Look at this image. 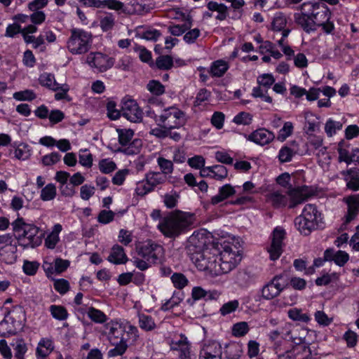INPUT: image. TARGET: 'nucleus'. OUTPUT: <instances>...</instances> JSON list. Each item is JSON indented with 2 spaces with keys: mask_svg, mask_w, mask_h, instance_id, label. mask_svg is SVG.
I'll return each mask as SVG.
<instances>
[{
  "mask_svg": "<svg viewBox=\"0 0 359 359\" xmlns=\"http://www.w3.org/2000/svg\"><path fill=\"white\" fill-rule=\"evenodd\" d=\"M267 201L276 208H283L289 205V201L286 192L284 194L281 191H273L267 194Z\"/></svg>",
  "mask_w": 359,
  "mask_h": 359,
  "instance_id": "23",
  "label": "nucleus"
},
{
  "mask_svg": "<svg viewBox=\"0 0 359 359\" xmlns=\"http://www.w3.org/2000/svg\"><path fill=\"white\" fill-rule=\"evenodd\" d=\"M145 180L147 184H149V187L154 190L156 186L162 184L165 182L166 177L160 172H149L146 174Z\"/></svg>",
  "mask_w": 359,
  "mask_h": 359,
  "instance_id": "33",
  "label": "nucleus"
},
{
  "mask_svg": "<svg viewBox=\"0 0 359 359\" xmlns=\"http://www.w3.org/2000/svg\"><path fill=\"white\" fill-rule=\"evenodd\" d=\"M207 238L203 233H194L187 241V253L191 259L194 256L208 250Z\"/></svg>",
  "mask_w": 359,
  "mask_h": 359,
  "instance_id": "15",
  "label": "nucleus"
},
{
  "mask_svg": "<svg viewBox=\"0 0 359 359\" xmlns=\"http://www.w3.org/2000/svg\"><path fill=\"white\" fill-rule=\"evenodd\" d=\"M12 147L14 150H9V155H11L12 153L14 154V157L18 160L25 161L29 158L31 156V149L29 147L26 143H14Z\"/></svg>",
  "mask_w": 359,
  "mask_h": 359,
  "instance_id": "26",
  "label": "nucleus"
},
{
  "mask_svg": "<svg viewBox=\"0 0 359 359\" xmlns=\"http://www.w3.org/2000/svg\"><path fill=\"white\" fill-rule=\"evenodd\" d=\"M121 111L123 116L133 123L141 122L142 111L137 103L133 100H128L123 102Z\"/></svg>",
  "mask_w": 359,
  "mask_h": 359,
  "instance_id": "16",
  "label": "nucleus"
},
{
  "mask_svg": "<svg viewBox=\"0 0 359 359\" xmlns=\"http://www.w3.org/2000/svg\"><path fill=\"white\" fill-rule=\"evenodd\" d=\"M39 83L41 86H46L54 91L59 90V83L55 81L53 74L43 73L39 77Z\"/></svg>",
  "mask_w": 359,
  "mask_h": 359,
  "instance_id": "34",
  "label": "nucleus"
},
{
  "mask_svg": "<svg viewBox=\"0 0 359 359\" xmlns=\"http://www.w3.org/2000/svg\"><path fill=\"white\" fill-rule=\"evenodd\" d=\"M287 285V278L285 274L275 276L262 289V297L266 300L272 299L278 296Z\"/></svg>",
  "mask_w": 359,
  "mask_h": 359,
  "instance_id": "10",
  "label": "nucleus"
},
{
  "mask_svg": "<svg viewBox=\"0 0 359 359\" xmlns=\"http://www.w3.org/2000/svg\"><path fill=\"white\" fill-rule=\"evenodd\" d=\"M201 35V30L198 28H194L190 30H187L183 36L184 41L188 43L191 44L196 42V39Z\"/></svg>",
  "mask_w": 359,
  "mask_h": 359,
  "instance_id": "61",
  "label": "nucleus"
},
{
  "mask_svg": "<svg viewBox=\"0 0 359 359\" xmlns=\"http://www.w3.org/2000/svg\"><path fill=\"white\" fill-rule=\"evenodd\" d=\"M323 223L321 213L317 207L313 204H306L302 215L297 217L294 220L298 231L305 236L311 233L313 230L320 227Z\"/></svg>",
  "mask_w": 359,
  "mask_h": 359,
  "instance_id": "5",
  "label": "nucleus"
},
{
  "mask_svg": "<svg viewBox=\"0 0 359 359\" xmlns=\"http://www.w3.org/2000/svg\"><path fill=\"white\" fill-rule=\"evenodd\" d=\"M137 318L138 325L141 330L145 332H152L157 327L155 320L151 316L138 313Z\"/></svg>",
  "mask_w": 359,
  "mask_h": 359,
  "instance_id": "29",
  "label": "nucleus"
},
{
  "mask_svg": "<svg viewBox=\"0 0 359 359\" xmlns=\"http://www.w3.org/2000/svg\"><path fill=\"white\" fill-rule=\"evenodd\" d=\"M157 163L161 168V173L163 175L171 174L173 172L174 166L172 161L168 160L163 157H158L157 158Z\"/></svg>",
  "mask_w": 359,
  "mask_h": 359,
  "instance_id": "49",
  "label": "nucleus"
},
{
  "mask_svg": "<svg viewBox=\"0 0 359 359\" xmlns=\"http://www.w3.org/2000/svg\"><path fill=\"white\" fill-rule=\"evenodd\" d=\"M348 206L346 215V223L348 224L354 219L359 212V194L348 196L344 198Z\"/></svg>",
  "mask_w": 359,
  "mask_h": 359,
  "instance_id": "21",
  "label": "nucleus"
},
{
  "mask_svg": "<svg viewBox=\"0 0 359 359\" xmlns=\"http://www.w3.org/2000/svg\"><path fill=\"white\" fill-rule=\"evenodd\" d=\"M296 154L297 151L294 149L288 146H283L279 151L278 160L282 163L290 162Z\"/></svg>",
  "mask_w": 359,
  "mask_h": 359,
  "instance_id": "40",
  "label": "nucleus"
},
{
  "mask_svg": "<svg viewBox=\"0 0 359 359\" xmlns=\"http://www.w3.org/2000/svg\"><path fill=\"white\" fill-rule=\"evenodd\" d=\"M198 270L208 271L210 274L218 276V257L209 249L194 256L190 259Z\"/></svg>",
  "mask_w": 359,
  "mask_h": 359,
  "instance_id": "9",
  "label": "nucleus"
},
{
  "mask_svg": "<svg viewBox=\"0 0 359 359\" xmlns=\"http://www.w3.org/2000/svg\"><path fill=\"white\" fill-rule=\"evenodd\" d=\"M297 332H306V330L302 328L292 327L290 325H285L284 327L280 330H276L271 332L269 334V339L271 341L276 340L278 336L281 335L283 337L291 340L292 342H296L297 339H302V337L297 336Z\"/></svg>",
  "mask_w": 359,
  "mask_h": 359,
  "instance_id": "18",
  "label": "nucleus"
},
{
  "mask_svg": "<svg viewBox=\"0 0 359 359\" xmlns=\"http://www.w3.org/2000/svg\"><path fill=\"white\" fill-rule=\"evenodd\" d=\"M252 116L247 112H240L234 116L233 121L238 125H250L252 122Z\"/></svg>",
  "mask_w": 359,
  "mask_h": 359,
  "instance_id": "60",
  "label": "nucleus"
},
{
  "mask_svg": "<svg viewBox=\"0 0 359 359\" xmlns=\"http://www.w3.org/2000/svg\"><path fill=\"white\" fill-rule=\"evenodd\" d=\"M207 8L210 11H215L217 15L215 18L219 21H222L226 19L229 15L228 8L223 4H218L216 1H211L208 3Z\"/></svg>",
  "mask_w": 359,
  "mask_h": 359,
  "instance_id": "31",
  "label": "nucleus"
},
{
  "mask_svg": "<svg viewBox=\"0 0 359 359\" xmlns=\"http://www.w3.org/2000/svg\"><path fill=\"white\" fill-rule=\"evenodd\" d=\"M183 298L184 294L182 292H175L172 297L162 305L161 309L163 311H168L173 309L180 304L183 300Z\"/></svg>",
  "mask_w": 359,
  "mask_h": 359,
  "instance_id": "37",
  "label": "nucleus"
},
{
  "mask_svg": "<svg viewBox=\"0 0 359 359\" xmlns=\"http://www.w3.org/2000/svg\"><path fill=\"white\" fill-rule=\"evenodd\" d=\"M287 314L290 319L295 321L307 323L310 320V317L307 313H303L301 309L297 308L290 309Z\"/></svg>",
  "mask_w": 359,
  "mask_h": 359,
  "instance_id": "47",
  "label": "nucleus"
},
{
  "mask_svg": "<svg viewBox=\"0 0 359 359\" xmlns=\"http://www.w3.org/2000/svg\"><path fill=\"white\" fill-rule=\"evenodd\" d=\"M219 262H217L218 275L227 273L236 267L241 261V254L236 245L224 243L220 252Z\"/></svg>",
  "mask_w": 359,
  "mask_h": 359,
  "instance_id": "7",
  "label": "nucleus"
},
{
  "mask_svg": "<svg viewBox=\"0 0 359 359\" xmlns=\"http://www.w3.org/2000/svg\"><path fill=\"white\" fill-rule=\"evenodd\" d=\"M299 10L300 13L294 15V22L307 33L316 31L318 25L331 17L329 8L318 2H304L299 6Z\"/></svg>",
  "mask_w": 359,
  "mask_h": 359,
  "instance_id": "3",
  "label": "nucleus"
},
{
  "mask_svg": "<svg viewBox=\"0 0 359 359\" xmlns=\"http://www.w3.org/2000/svg\"><path fill=\"white\" fill-rule=\"evenodd\" d=\"M286 194L288 197L290 208H294L297 205L306 201L309 198V194L304 187L292 188L290 186Z\"/></svg>",
  "mask_w": 359,
  "mask_h": 359,
  "instance_id": "19",
  "label": "nucleus"
},
{
  "mask_svg": "<svg viewBox=\"0 0 359 359\" xmlns=\"http://www.w3.org/2000/svg\"><path fill=\"white\" fill-rule=\"evenodd\" d=\"M240 306V302L238 299H233L224 303L219 309V313L222 316H226L235 312Z\"/></svg>",
  "mask_w": 359,
  "mask_h": 359,
  "instance_id": "42",
  "label": "nucleus"
},
{
  "mask_svg": "<svg viewBox=\"0 0 359 359\" xmlns=\"http://www.w3.org/2000/svg\"><path fill=\"white\" fill-rule=\"evenodd\" d=\"M13 318L6 315L3 320L0 322V336L6 337L14 335L18 332Z\"/></svg>",
  "mask_w": 359,
  "mask_h": 359,
  "instance_id": "24",
  "label": "nucleus"
},
{
  "mask_svg": "<svg viewBox=\"0 0 359 359\" xmlns=\"http://www.w3.org/2000/svg\"><path fill=\"white\" fill-rule=\"evenodd\" d=\"M191 27V21L188 20L187 22L183 25H170L168 28L169 33L175 36H179L184 34Z\"/></svg>",
  "mask_w": 359,
  "mask_h": 359,
  "instance_id": "41",
  "label": "nucleus"
},
{
  "mask_svg": "<svg viewBox=\"0 0 359 359\" xmlns=\"http://www.w3.org/2000/svg\"><path fill=\"white\" fill-rule=\"evenodd\" d=\"M93 34L79 28L70 29V36L67 41V48L72 55H83L91 48Z\"/></svg>",
  "mask_w": 359,
  "mask_h": 359,
  "instance_id": "6",
  "label": "nucleus"
},
{
  "mask_svg": "<svg viewBox=\"0 0 359 359\" xmlns=\"http://www.w3.org/2000/svg\"><path fill=\"white\" fill-rule=\"evenodd\" d=\"M299 10L300 13L294 15V22L307 33L316 31L318 25L331 17L329 8L318 2H304L299 6Z\"/></svg>",
  "mask_w": 359,
  "mask_h": 359,
  "instance_id": "2",
  "label": "nucleus"
},
{
  "mask_svg": "<svg viewBox=\"0 0 359 359\" xmlns=\"http://www.w3.org/2000/svg\"><path fill=\"white\" fill-rule=\"evenodd\" d=\"M118 135V142L123 145L126 146L131 143L130 141L134 136V131L131 129H117Z\"/></svg>",
  "mask_w": 359,
  "mask_h": 359,
  "instance_id": "44",
  "label": "nucleus"
},
{
  "mask_svg": "<svg viewBox=\"0 0 359 359\" xmlns=\"http://www.w3.org/2000/svg\"><path fill=\"white\" fill-rule=\"evenodd\" d=\"M88 317L94 323H104L107 320V316L102 311L93 306L88 309Z\"/></svg>",
  "mask_w": 359,
  "mask_h": 359,
  "instance_id": "35",
  "label": "nucleus"
},
{
  "mask_svg": "<svg viewBox=\"0 0 359 359\" xmlns=\"http://www.w3.org/2000/svg\"><path fill=\"white\" fill-rule=\"evenodd\" d=\"M185 114L176 107H168L162 111L158 119L159 126L172 130L179 128L186 123Z\"/></svg>",
  "mask_w": 359,
  "mask_h": 359,
  "instance_id": "8",
  "label": "nucleus"
},
{
  "mask_svg": "<svg viewBox=\"0 0 359 359\" xmlns=\"http://www.w3.org/2000/svg\"><path fill=\"white\" fill-rule=\"evenodd\" d=\"M56 196V187L53 184H48L43 187L41 192V198L43 201H50Z\"/></svg>",
  "mask_w": 359,
  "mask_h": 359,
  "instance_id": "53",
  "label": "nucleus"
},
{
  "mask_svg": "<svg viewBox=\"0 0 359 359\" xmlns=\"http://www.w3.org/2000/svg\"><path fill=\"white\" fill-rule=\"evenodd\" d=\"M115 25V17L112 13H107L101 18L100 21V28L103 32H107L114 27Z\"/></svg>",
  "mask_w": 359,
  "mask_h": 359,
  "instance_id": "48",
  "label": "nucleus"
},
{
  "mask_svg": "<svg viewBox=\"0 0 359 359\" xmlns=\"http://www.w3.org/2000/svg\"><path fill=\"white\" fill-rule=\"evenodd\" d=\"M40 229L35 226V229H32L26 236H25L24 243H20V245L24 248H35L40 245L42 243L41 234L39 235Z\"/></svg>",
  "mask_w": 359,
  "mask_h": 359,
  "instance_id": "25",
  "label": "nucleus"
},
{
  "mask_svg": "<svg viewBox=\"0 0 359 359\" xmlns=\"http://www.w3.org/2000/svg\"><path fill=\"white\" fill-rule=\"evenodd\" d=\"M13 236L18 244L24 243L25 236L32 230L35 229L34 224L27 223L22 217H18L11 223Z\"/></svg>",
  "mask_w": 359,
  "mask_h": 359,
  "instance_id": "17",
  "label": "nucleus"
},
{
  "mask_svg": "<svg viewBox=\"0 0 359 359\" xmlns=\"http://www.w3.org/2000/svg\"><path fill=\"white\" fill-rule=\"evenodd\" d=\"M287 25V19L286 16L280 12L276 13L273 17L272 21V28L274 31L276 32H283V30H287V29H285Z\"/></svg>",
  "mask_w": 359,
  "mask_h": 359,
  "instance_id": "36",
  "label": "nucleus"
},
{
  "mask_svg": "<svg viewBox=\"0 0 359 359\" xmlns=\"http://www.w3.org/2000/svg\"><path fill=\"white\" fill-rule=\"evenodd\" d=\"M180 195L176 191H171L163 196V203L167 208L172 209L176 207Z\"/></svg>",
  "mask_w": 359,
  "mask_h": 359,
  "instance_id": "51",
  "label": "nucleus"
},
{
  "mask_svg": "<svg viewBox=\"0 0 359 359\" xmlns=\"http://www.w3.org/2000/svg\"><path fill=\"white\" fill-rule=\"evenodd\" d=\"M104 327L107 331V339L111 345L114 346L107 353L109 358L122 355L128 347L127 341L129 340L135 344L140 338L137 327L129 321L111 320L107 323Z\"/></svg>",
  "mask_w": 359,
  "mask_h": 359,
  "instance_id": "1",
  "label": "nucleus"
},
{
  "mask_svg": "<svg viewBox=\"0 0 359 359\" xmlns=\"http://www.w3.org/2000/svg\"><path fill=\"white\" fill-rule=\"evenodd\" d=\"M275 139L273 133L265 129L260 128L248 136V140L262 146L269 144Z\"/></svg>",
  "mask_w": 359,
  "mask_h": 359,
  "instance_id": "20",
  "label": "nucleus"
},
{
  "mask_svg": "<svg viewBox=\"0 0 359 359\" xmlns=\"http://www.w3.org/2000/svg\"><path fill=\"white\" fill-rule=\"evenodd\" d=\"M156 66L161 70H168L173 66L172 57L170 55H160L156 60Z\"/></svg>",
  "mask_w": 359,
  "mask_h": 359,
  "instance_id": "43",
  "label": "nucleus"
},
{
  "mask_svg": "<svg viewBox=\"0 0 359 359\" xmlns=\"http://www.w3.org/2000/svg\"><path fill=\"white\" fill-rule=\"evenodd\" d=\"M293 124L291 122H285L283 128L279 130L277 135V140L280 142H284L288 137H290L293 132Z\"/></svg>",
  "mask_w": 359,
  "mask_h": 359,
  "instance_id": "52",
  "label": "nucleus"
},
{
  "mask_svg": "<svg viewBox=\"0 0 359 359\" xmlns=\"http://www.w3.org/2000/svg\"><path fill=\"white\" fill-rule=\"evenodd\" d=\"M14 351V356L17 359H25V354L27 351V345L22 339H17L11 344Z\"/></svg>",
  "mask_w": 359,
  "mask_h": 359,
  "instance_id": "38",
  "label": "nucleus"
},
{
  "mask_svg": "<svg viewBox=\"0 0 359 359\" xmlns=\"http://www.w3.org/2000/svg\"><path fill=\"white\" fill-rule=\"evenodd\" d=\"M49 311L52 316L57 320H65L68 317V312L67 309L60 305H51L49 307Z\"/></svg>",
  "mask_w": 359,
  "mask_h": 359,
  "instance_id": "39",
  "label": "nucleus"
},
{
  "mask_svg": "<svg viewBox=\"0 0 359 359\" xmlns=\"http://www.w3.org/2000/svg\"><path fill=\"white\" fill-rule=\"evenodd\" d=\"M114 212L111 210H101L97 216V221L103 224H107L114 220Z\"/></svg>",
  "mask_w": 359,
  "mask_h": 359,
  "instance_id": "62",
  "label": "nucleus"
},
{
  "mask_svg": "<svg viewBox=\"0 0 359 359\" xmlns=\"http://www.w3.org/2000/svg\"><path fill=\"white\" fill-rule=\"evenodd\" d=\"M147 89L153 95L159 96L165 93V86L157 80H151L147 85Z\"/></svg>",
  "mask_w": 359,
  "mask_h": 359,
  "instance_id": "45",
  "label": "nucleus"
},
{
  "mask_svg": "<svg viewBox=\"0 0 359 359\" xmlns=\"http://www.w3.org/2000/svg\"><path fill=\"white\" fill-rule=\"evenodd\" d=\"M98 167L100 172L104 174H109L116 169V163L109 158L100 160Z\"/></svg>",
  "mask_w": 359,
  "mask_h": 359,
  "instance_id": "50",
  "label": "nucleus"
},
{
  "mask_svg": "<svg viewBox=\"0 0 359 359\" xmlns=\"http://www.w3.org/2000/svg\"><path fill=\"white\" fill-rule=\"evenodd\" d=\"M249 331V326L246 322H240L234 324L232 327L233 336L241 337L245 336Z\"/></svg>",
  "mask_w": 359,
  "mask_h": 359,
  "instance_id": "56",
  "label": "nucleus"
},
{
  "mask_svg": "<svg viewBox=\"0 0 359 359\" xmlns=\"http://www.w3.org/2000/svg\"><path fill=\"white\" fill-rule=\"evenodd\" d=\"M86 62L96 72H104L114 65V59L100 52L90 53Z\"/></svg>",
  "mask_w": 359,
  "mask_h": 359,
  "instance_id": "11",
  "label": "nucleus"
},
{
  "mask_svg": "<svg viewBox=\"0 0 359 359\" xmlns=\"http://www.w3.org/2000/svg\"><path fill=\"white\" fill-rule=\"evenodd\" d=\"M341 128L342 123L341 122L329 119L325 123V131L327 136L332 137L336 133L337 130H341Z\"/></svg>",
  "mask_w": 359,
  "mask_h": 359,
  "instance_id": "55",
  "label": "nucleus"
},
{
  "mask_svg": "<svg viewBox=\"0 0 359 359\" xmlns=\"http://www.w3.org/2000/svg\"><path fill=\"white\" fill-rule=\"evenodd\" d=\"M29 15V20L32 23L40 25L43 24L46 19V15L44 11H31Z\"/></svg>",
  "mask_w": 359,
  "mask_h": 359,
  "instance_id": "64",
  "label": "nucleus"
},
{
  "mask_svg": "<svg viewBox=\"0 0 359 359\" xmlns=\"http://www.w3.org/2000/svg\"><path fill=\"white\" fill-rule=\"evenodd\" d=\"M61 156L57 152H52L50 154L45 155L42 157V163L46 165H52L60 161Z\"/></svg>",
  "mask_w": 359,
  "mask_h": 359,
  "instance_id": "63",
  "label": "nucleus"
},
{
  "mask_svg": "<svg viewBox=\"0 0 359 359\" xmlns=\"http://www.w3.org/2000/svg\"><path fill=\"white\" fill-rule=\"evenodd\" d=\"M79 163L88 168L93 165V155L88 151L87 149H81L79 151Z\"/></svg>",
  "mask_w": 359,
  "mask_h": 359,
  "instance_id": "59",
  "label": "nucleus"
},
{
  "mask_svg": "<svg viewBox=\"0 0 359 359\" xmlns=\"http://www.w3.org/2000/svg\"><path fill=\"white\" fill-rule=\"evenodd\" d=\"M229 68V63L223 60L213 62L210 67L209 73L212 77H222Z\"/></svg>",
  "mask_w": 359,
  "mask_h": 359,
  "instance_id": "30",
  "label": "nucleus"
},
{
  "mask_svg": "<svg viewBox=\"0 0 359 359\" xmlns=\"http://www.w3.org/2000/svg\"><path fill=\"white\" fill-rule=\"evenodd\" d=\"M170 279L175 287H176L178 290L183 289L189 283L188 279L182 273H174L171 276Z\"/></svg>",
  "mask_w": 359,
  "mask_h": 359,
  "instance_id": "46",
  "label": "nucleus"
},
{
  "mask_svg": "<svg viewBox=\"0 0 359 359\" xmlns=\"http://www.w3.org/2000/svg\"><path fill=\"white\" fill-rule=\"evenodd\" d=\"M194 222L193 214L177 211L163 217L158 229L165 237L175 238L189 229Z\"/></svg>",
  "mask_w": 359,
  "mask_h": 359,
  "instance_id": "4",
  "label": "nucleus"
},
{
  "mask_svg": "<svg viewBox=\"0 0 359 359\" xmlns=\"http://www.w3.org/2000/svg\"><path fill=\"white\" fill-rule=\"evenodd\" d=\"M137 254L149 263L155 264L163 257L164 250L162 245L148 241L139 248Z\"/></svg>",
  "mask_w": 359,
  "mask_h": 359,
  "instance_id": "12",
  "label": "nucleus"
},
{
  "mask_svg": "<svg viewBox=\"0 0 359 359\" xmlns=\"http://www.w3.org/2000/svg\"><path fill=\"white\" fill-rule=\"evenodd\" d=\"M107 259L109 262L115 264H125L128 260L123 248L118 245L113 246Z\"/></svg>",
  "mask_w": 359,
  "mask_h": 359,
  "instance_id": "27",
  "label": "nucleus"
},
{
  "mask_svg": "<svg viewBox=\"0 0 359 359\" xmlns=\"http://www.w3.org/2000/svg\"><path fill=\"white\" fill-rule=\"evenodd\" d=\"M200 353L215 359H221L222 347L219 343L212 341L205 344Z\"/></svg>",
  "mask_w": 359,
  "mask_h": 359,
  "instance_id": "28",
  "label": "nucleus"
},
{
  "mask_svg": "<svg viewBox=\"0 0 359 359\" xmlns=\"http://www.w3.org/2000/svg\"><path fill=\"white\" fill-rule=\"evenodd\" d=\"M344 180L346 182V187L352 191L358 190L359 184V169L356 168H350L341 172Z\"/></svg>",
  "mask_w": 359,
  "mask_h": 359,
  "instance_id": "22",
  "label": "nucleus"
},
{
  "mask_svg": "<svg viewBox=\"0 0 359 359\" xmlns=\"http://www.w3.org/2000/svg\"><path fill=\"white\" fill-rule=\"evenodd\" d=\"M126 146V147L120 149L119 151L126 155L137 154L140 152L141 141L138 139H136Z\"/></svg>",
  "mask_w": 359,
  "mask_h": 359,
  "instance_id": "57",
  "label": "nucleus"
},
{
  "mask_svg": "<svg viewBox=\"0 0 359 359\" xmlns=\"http://www.w3.org/2000/svg\"><path fill=\"white\" fill-rule=\"evenodd\" d=\"M285 231L281 227H276L271 235V243L268 248L270 259L273 261L278 259L283 253V241L285 238Z\"/></svg>",
  "mask_w": 359,
  "mask_h": 359,
  "instance_id": "13",
  "label": "nucleus"
},
{
  "mask_svg": "<svg viewBox=\"0 0 359 359\" xmlns=\"http://www.w3.org/2000/svg\"><path fill=\"white\" fill-rule=\"evenodd\" d=\"M16 251V245L0 248V256L5 262H9L14 258Z\"/></svg>",
  "mask_w": 359,
  "mask_h": 359,
  "instance_id": "54",
  "label": "nucleus"
},
{
  "mask_svg": "<svg viewBox=\"0 0 359 359\" xmlns=\"http://www.w3.org/2000/svg\"><path fill=\"white\" fill-rule=\"evenodd\" d=\"M53 343L50 339L43 338L41 339L36 348V355L42 358H46L48 355L53 350Z\"/></svg>",
  "mask_w": 359,
  "mask_h": 359,
  "instance_id": "32",
  "label": "nucleus"
},
{
  "mask_svg": "<svg viewBox=\"0 0 359 359\" xmlns=\"http://www.w3.org/2000/svg\"><path fill=\"white\" fill-rule=\"evenodd\" d=\"M305 332H297V336L302 337V339L296 341V346H294L291 350L285 352L283 357L286 359H311V351L309 346L302 343L304 339Z\"/></svg>",
  "mask_w": 359,
  "mask_h": 359,
  "instance_id": "14",
  "label": "nucleus"
},
{
  "mask_svg": "<svg viewBox=\"0 0 359 359\" xmlns=\"http://www.w3.org/2000/svg\"><path fill=\"white\" fill-rule=\"evenodd\" d=\"M212 178L217 180H222L228 175V171L225 166L222 165H215L212 166Z\"/></svg>",
  "mask_w": 359,
  "mask_h": 359,
  "instance_id": "58",
  "label": "nucleus"
}]
</instances>
